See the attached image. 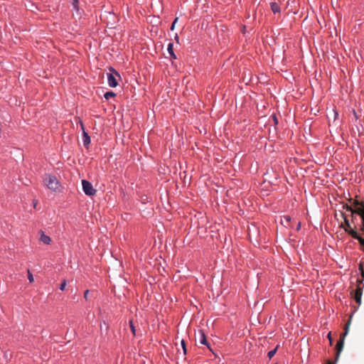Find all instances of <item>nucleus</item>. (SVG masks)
Instances as JSON below:
<instances>
[{
	"instance_id": "obj_10",
	"label": "nucleus",
	"mask_w": 364,
	"mask_h": 364,
	"mask_svg": "<svg viewBox=\"0 0 364 364\" xmlns=\"http://www.w3.org/2000/svg\"><path fill=\"white\" fill-rule=\"evenodd\" d=\"M173 43H168V45L167 50H168V53H169V54H170V55L171 56V58H173L176 59V55H175V54H174V53H173Z\"/></svg>"
},
{
	"instance_id": "obj_24",
	"label": "nucleus",
	"mask_w": 364,
	"mask_h": 364,
	"mask_svg": "<svg viewBox=\"0 0 364 364\" xmlns=\"http://www.w3.org/2000/svg\"><path fill=\"white\" fill-rule=\"evenodd\" d=\"M328 338L330 340V342L331 343L332 340H331V333H330L328 335Z\"/></svg>"
},
{
	"instance_id": "obj_26",
	"label": "nucleus",
	"mask_w": 364,
	"mask_h": 364,
	"mask_svg": "<svg viewBox=\"0 0 364 364\" xmlns=\"http://www.w3.org/2000/svg\"><path fill=\"white\" fill-rule=\"evenodd\" d=\"M274 122H277V118H276L275 117H274Z\"/></svg>"
},
{
	"instance_id": "obj_6",
	"label": "nucleus",
	"mask_w": 364,
	"mask_h": 364,
	"mask_svg": "<svg viewBox=\"0 0 364 364\" xmlns=\"http://www.w3.org/2000/svg\"><path fill=\"white\" fill-rule=\"evenodd\" d=\"M39 233H40V235H41V236H40V240H41L43 243H44V244H46V245H49V244L50 243V242H51V239H50V237L49 236L46 235L44 233V232H43V231H42V230H41V231L39 232Z\"/></svg>"
},
{
	"instance_id": "obj_21",
	"label": "nucleus",
	"mask_w": 364,
	"mask_h": 364,
	"mask_svg": "<svg viewBox=\"0 0 364 364\" xmlns=\"http://www.w3.org/2000/svg\"><path fill=\"white\" fill-rule=\"evenodd\" d=\"M178 19V18H176L174 19V21H173L172 25H171V30H173V29H174V28H175V25H176V22H177Z\"/></svg>"
},
{
	"instance_id": "obj_2",
	"label": "nucleus",
	"mask_w": 364,
	"mask_h": 364,
	"mask_svg": "<svg viewBox=\"0 0 364 364\" xmlns=\"http://www.w3.org/2000/svg\"><path fill=\"white\" fill-rule=\"evenodd\" d=\"M111 73H107L108 85L112 87H115L118 85L117 77L120 78L119 73L112 68H109Z\"/></svg>"
},
{
	"instance_id": "obj_9",
	"label": "nucleus",
	"mask_w": 364,
	"mask_h": 364,
	"mask_svg": "<svg viewBox=\"0 0 364 364\" xmlns=\"http://www.w3.org/2000/svg\"><path fill=\"white\" fill-rule=\"evenodd\" d=\"M271 9L274 14L280 12V7L276 2L271 3Z\"/></svg>"
},
{
	"instance_id": "obj_19",
	"label": "nucleus",
	"mask_w": 364,
	"mask_h": 364,
	"mask_svg": "<svg viewBox=\"0 0 364 364\" xmlns=\"http://www.w3.org/2000/svg\"><path fill=\"white\" fill-rule=\"evenodd\" d=\"M360 270L361 271L362 281L364 279V269L362 264H360L359 267Z\"/></svg>"
},
{
	"instance_id": "obj_12",
	"label": "nucleus",
	"mask_w": 364,
	"mask_h": 364,
	"mask_svg": "<svg viewBox=\"0 0 364 364\" xmlns=\"http://www.w3.org/2000/svg\"><path fill=\"white\" fill-rule=\"evenodd\" d=\"M116 95L113 92H107L104 95V97L106 100H109L111 97H114Z\"/></svg>"
},
{
	"instance_id": "obj_8",
	"label": "nucleus",
	"mask_w": 364,
	"mask_h": 364,
	"mask_svg": "<svg viewBox=\"0 0 364 364\" xmlns=\"http://www.w3.org/2000/svg\"><path fill=\"white\" fill-rule=\"evenodd\" d=\"M357 282H358V285H357V289L355 290V294L362 296V294H363V287H361L360 284L363 283V281L358 279Z\"/></svg>"
},
{
	"instance_id": "obj_27",
	"label": "nucleus",
	"mask_w": 364,
	"mask_h": 364,
	"mask_svg": "<svg viewBox=\"0 0 364 364\" xmlns=\"http://www.w3.org/2000/svg\"><path fill=\"white\" fill-rule=\"evenodd\" d=\"M328 364H333V363L328 361Z\"/></svg>"
},
{
	"instance_id": "obj_16",
	"label": "nucleus",
	"mask_w": 364,
	"mask_h": 364,
	"mask_svg": "<svg viewBox=\"0 0 364 364\" xmlns=\"http://www.w3.org/2000/svg\"><path fill=\"white\" fill-rule=\"evenodd\" d=\"M129 326H130V328L132 330V332L133 335H135L136 330H135V327H134V326L133 324L132 321H129Z\"/></svg>"
},
{
	"instance_id": "obj_11",
	"label": "nucleus",
	"mask_w": 364,
	"mask_h": 364,
	"mask_svg": "<svg viewBox=\"0 0 364 364\" xmlns=\"http://www.w3.org/2000/svg\"><path fill=\"white\" fill-rule=\"evenodd\" d=\"M344 223H345V227H343V228L345 230H346V229H347L348 231H350V230H353L349 223V220L346 218H344Z\"/></svg>"
},
{
	"instance_id": "obj_17",
	"label": "nucleus",
	"mask_w": 364,
	"mask_h": 364,
	"mask_svg": "<svg viewBox=\"0 0 364 364\" xmlns=\"http://www.w3.org/2000/svg\"><path fill=\"white\" fill-rule=\"evenodd\" d=\"M28 279L31 283L34 281L33 274L31 273L29 270L28 271Z\"/></svg>"
},
{
	"instance_id": "obj_4",
	"label": "nucleus",
	"mask_w": 364,
	"mask_h": 364,
	"mask_svg": "<svg viewBox=\"0 0 364 364\" xmlns=\"http://www.w3.org/2000/svg\"><path fill=\"white\" fill-rule=\"evenodd\" d=\"M82 185L83 191L87 196H91L95 194L96 190L93 188L91 183L86 180H82Z\"/></svg>"
},
{
	"instance_id": "obj_3",
	"label": "nucleus",
	"mask_w": 364,
	"mask_h": 364,
	"mask_svg": "<svg viewBox=\"0 0 364 364\" xmlns=\"http://www.w3.org/2000/svg\"><path fill=\"white\" fill-rule=\"evenodd\" d=\"M349 323H350V321L346 325L345 332L341 335L340 340L338 341V343L336 344V359H338L339 354L341 353V352L342 351V350L343 348L344 338L348 333Z\"/></svg>"
},
{
	"instance_id": "obj_13",
	"label": "nucleus",
	"mask_w": 364,
	"mask_h": 364,
	"mask_svg": "<svg viewBox=\"0 0 364 364\" xmlns=\"http://www.w3.org/2000/svg\"><path fill=\"white\" fill-rule=\"evenodd\" d=\"M277 348H278V346H277L274 349L270 350L268 353H267V356L269 359H271L276 353L277 350Z\"/></svg>"
},
{
	"instance_id": "obj_5",
	"label": "nucleus",
	"mask_w": 364,
	"mask_h": 364,
	"mask_svg": "<svg viewBox=\"0 0 364 364\" xmlns=\"http://www.w3.org/2000/svg\"><path fill=\"white\" fill-rule=\"evenodd\" d=\"M198 333H199V335H198L199 343L201 344H203V345H206L208 346V348L210 350H212L210 347L209 346L208 343L207 342V339H206L204 332L203 331H199Z\"/></svg>"
},
{
	"instance_id": "obj_18",
	"label": "nucleus",
	"mask_w": 364,
	"mask_h": 364,
	"mask_svg": "<svg viewBox=\"0 0 364 364\" xmlns=\"http://www.w3.org/2000/svg\"><path fill=\"white\" fill-rule=\"evenodd\" d=\"M66 287V281L63 280L61 284L60 285V289L61 291H63Z\"/></svg>"
},
{
	"instance_id": "obj_23",
	"label": "nucleus",
	"mask_w": 364,
	"mask_h": 364,
	"mask_svg": "<svg viewBox=\"0 0 364 364\" xmlns=\"http://www.w3.org/2000/svg\"><path fill=\"white\" fill-rule=\"evenodd\" d=\"M88 294H89V290H86L84 293V298L85 299H87V296H88Z\"/></svg>"
},
{
	"instance_id": "obj_14",
	"label": "nucleus",
	"mask_w": 364,
	"mask_h": 364,
	"mask_svg": "<svg viewBox=\"0 0 364 364\" xmlns=\"http://www.w3.org/2000/svg\"><path fill=\"white\" fill-rule=\"evenodd\" d=\"M354 299L358 305H360L361 304V296L354 294Z\"/></svg>"
},
{
	"instance_id": "obj_15",
	"label": "nucleus",
	"mask_w": 364,
	"mask_h": 364,
	"mask_svg": "<svg viewBox=\"0 0 364 364\" xmlns=\"http://www.w3.org/2000/svg\"><path fill=\"white\" fill-rule=\"evenodd\" d=\"M181 346H182V348H183V355H186V343L183 340L181 341Z\"/></svg>"
},
{
	"instance_id": "obj_20",
	"label": "nucleus",
	"mask_w": 364,
	"mask_h": 364,
	"mask_svg": "<svg viewBox=\"0 0 364 364\" xmlns=\"http://www.w3.org/2000/svg\"><path fill=\"white\" fill-rule=\"evenodd\" d=\"M73 4L74 8L77 9H78V0H73Z\"/></svg>"
},
{
	"instance_id": "obj_1",
	"label": "nucleus",
	"mask_w": 364,
	"mask_h": 364,
	"mask_svg": "<svg viewBox=\"0 0 364 364\" xmlns=\"http://www.w3.org/2000/svg\"><path fill=\"white\" fill-rule=\"evenodd\" d=\"M43 183L49 189L57 191L59 189V182L55 176L46 174L43 176Z\"/></svg>"
},
{
	"instance_id": "obj_25",
	"label": "nucleus",
	"mask_w": 364,
	"mask_h": 364,
	"mask_svg": "<svg viewBox=\"0 0 364 364\" xmlns=\"http://www.w3.org/2000/svg\"><path fill=\"white\" fill-rule=\"evenodd\" d=\"M176 40L177 41V42L178 41V36L176 35V37H175Z\"/></svg>"
},
{
	"instance_id": "obj_22",
	"label": "nucleus",
	"mask_w": 364,
	"mask_h": 364,
	"mask_svg": "<svg viewBox=\"0 0 364 364\" xmlns=\"http://www.w3.org/2000/svg\"><path fill=\"white\" fill-rule=\"evenodd\" d=\"M284 219L285 220V221H286L287 223H289V222H290V220H291V218H290V216H289V215H285V216H284Z\"/></svg>"
},
{
	"instance_id": "obj_7",
	"label": "nucleus",
	"mask_w": 364,
	"mask_h": 364,
	"mask_svg": "<svg viewBox=\"0 0 364 364\" xmlns=\"http://www.w3.org/2000/svg\"><path fill=\"white\" fill-rule=\"evenodd\" d=\"M82 141L85 146H87L90 144V137L85 131H83Z\"/></svg>"
}]
</instances>
